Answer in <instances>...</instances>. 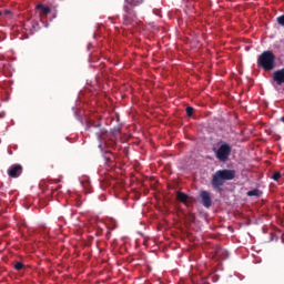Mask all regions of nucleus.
I'll list each match as a JSON object with an SVG mask.
<instances>
[{
	"mask_svg": "<svg viewBox=\"0 0 284 284\" xmlns=\"http://www.w3.org/2000/svg\"><path fill=\"white\" fill-rule=\"evenodd\" d=\"M276 21H277L278 26H283L284 27V14L277 17Z\"/></svg>",
	"mask_w": 284,
	"mask_h": 284,
	"instance_id": "dca6fc26",
	"label": "nucleus"
},
{
	"mask_svg": "<svg viewBox=\"0 0 284 284\" xmlns=\"http://www.w3.org/2000/svg\"><path fill=\"white\" fill-rule=\"evenodd\" d=\"M23 174V166L21 164H13L8 169V175L11 179H19Z\"/></svg>",
	"mask_w": 284,
	"mask_h": 284,
	"instance_id": "423d86ee",
	"label": "nucleus"
},
{
	"mask_svg": "<svg viewBox=\"0 0 284 284\" xmlns=\"http://www.w3.org/2000/svg\"><path fill=\"white\" fill-rule=\"evenodd\" d=\"M0 17H1V11H0Z\"/></svg>",
	"mask_w": 284,
	"mask_h": 284,
	"instance_id": "6ab92c4d",
	"label": "nucleus"
},
{
	"mask_svg": "<svg viewBox=\"0 0 284 284\" xmlns=\"http://www.w3.org/2000/svg\"><path fill=\"white\" fill-rule=\"evenodd\" d=\"M215 256L223 261V260L227 258L229 254H227V251H225L224 248L217 247L215 250Z\"/></svg>",
	"mask_w": 284,
	"mask_h": 284,
	"instance_id": "1a4fd4ad",
	"label": "nucleus"
},
{
	"mask_svg": "<svg viewBox=\"0 0 284 284\" xmlns=\"http://www.w3.org/2000/svg\"><path fill=\"white\" fill-rule=\"evenodd\" d=\"M236 179V171L230 169L217 170L211 180L213 190L221 192V189L225 185L226 181H234Z\"/></svg>",
	"mask_w": 284,
	"mask_h": 284,
	"instance_id": "f03ea898",
	"label": "nucleus"
},
{
	"mask_svg": "<svg viewBox=\"0 0 284 284\" xmlns=\"http://www.w3.org/2000/svg\"><path fill=\"white\" fill-rule=\"evenodd\" d=\"M176 199L180 201V203H187V199H189V196H187V194H185V193H183V192H181V191H178L176 192Z\"/></svg>",
	"mask_w": 284,
	"mask_h": 284,
	"instance_id": "9d476101",
	"label": "nucleus"
},
{
	"mask_svg": "<svg viewBox=\"0 0 284 284\" xmlns=\"http://www.w3.org/2000/svg\"><path fill=\"white\" fill-rule=\"evenodd\" d=\"M13 268H16L18 272H21V270H26V264H23V262H16L13 264Z\"/></svg>",
	"mask_w": 284,
	"mask_h": 284,
	"instance_id": "ddd939ff",
	"label": "nucleus"
},
{
	"mask_svg": "<svg viewBox=\"0 0 284 284\" xmlns=\"http://www.w3.org/2000/svg\"><path fill=\"white\" fill-rule=\"evenodd\" d=\"M185 110H186V116H192L194 114V108L187 106Z\"/></svg>",
	"mask_w": 284,
	"mask_h": 284,
	"instance_id": "4468645a",
	"label": "nucleus"
},
{
	"mask_svg": "<svg viewBox=\"0 0 284 284\" xmlns=\"http://www.w3.org/2000/svg\"><path fill=\"white\" fill-rule=\"evenodd\" d=\"M271 179H273V181H278L281 179V172H274Z\"/></svg>",
	"mask_w": 284,
	"mask_h": 284,
	"instance_id": "2eb2a0df",
	"label": "nucleus"
},
{
	"mask_svg": "<svg viewBox=\"0 0 284 284\" xmlns=\"http://www.w3.org/2000/svg\"><path fill=\"white\" fill-rule=\"evenodd\" d=\"M4 14H10V10H4Z\"/></svg>",
	"mask_w": 284,
	"mask_h": 284,
	"instance_id": "f3484780",
	"label": "nucleus"
},
{
	"mask_svg": "<svg viewBox=\"0 0 284 284\" xmlns=\"http://www.w3.org/2000/svg\"><path fill=\"white\" fill-rule=\"evenodd\" d=\"M257 65L265 70V72L274 70L276 67V55L270 50L263 51L257 59Z\"/></svg>",
	"mask_w": 284,
	"mask_h": 284,
	"instance_id": "7ed1b4c3",
	"label": "nucleus"
},
{
	"mask_svg": "<svg viewBox=\"0 0 284 284\" xmlns=\"http://www.w3.org/2000/svg\"><path fill=\"white\" fill-rule=\"evenodd\" d=\"M37 10H39L40 11V14H50V7H45V6H43V4H38L37 6Z\"/></svg>",
	"mask_w": 284,
	"mask_h": 284,
	"instance_id": "9b49d317",
	"label": "nucleus"
},
{
	"mask_svg": "<svg viewBox=\"0 0 284 284\" xmlns=\"http://www.w3.org/2000/svg\"><path fill=\"white\" fill-rule=\"evenodd\" d=\"M200 199L202 200V205L204 207H212V197L210 196V193L207 191H202L200 193Z\"/></svg>",
	"mask_w": 284,
	"mask_h": 284,
	"instance_id": "0eeeda50",
	"label": "nucleus"
},
{
	"mask_svg": "<svg viewBox=\"0 0 284 284\" xmlns=\"http://www.w3.org/2000/svg\"><path fill=\"white\" fill-rule=\"evenodd\" d=\"M215 154V159L220 161V163H227L230 161V156H232V144L227 142H220L217 149H213Z\"/></svg>",
	"mask_w": 284,
	"mask_h": 284,
	"instance_id": "20e7f679",
	"label": "nucleus"
},
{
	"mask_svg": "<svg viewBox=\"0 0 284 284\" xmlns=\"http://www.w3.org/2000/svg\"><path fill=\"white\" fill-rule=\"evenodd\" d=\"M282 123H284V116L281 118Z\"/></svg>",
	"mask_w": 284,
	"mask_h": 284,
	"instance_id": "a211bd4d",
	"label": "nucleus"
},
{
	"mask_svg": "<svg viewBox=\"0 0 284 284\" xmlns=\"http://www.w3.org/2000/svg\"><path fill=\"white\" fill-rule=\"evenodd\" d=\"M89 132L95 134L98 141H103L108 136V130H105L101 124H91L88 128Z\"/></svg>",
	"mask_w": 284,
	"mask_h": 284,
	"instance_id": "39448f33",
	"label": "nucleus"
},
{
	"mask_svg": "<svg viewBox=\"0 0 284 284\" xmlns=\"http://www.w3.org/2000/svg\"><path fill=\"white\" fill-rule=\"evenodd\" d=\"M261 194H263V192L258 189L246 192V196H261Z\"/></svg>",
	"mask_w": 284,
	"mask_h": 284,
	"instance_id": "f8f14e48",
	"label": "nucleus"
},
{
	"mask_svg": "<svg viewBox=\"0 0 284 284\" xmlns=\"http://www.w3.org/2000/svg\"><path fill=\"white\" fill-rule=\"evenodd\" d=\"M273 81H275L276 85H283L284 83V68L278 69L273 72Z\"/></svg>",
	"mask_w": 284,
	"mask_h": 284,
	"instance_id": "6e6552de",
	"label": "nucleus"
},
{
	"mask_svg": "<svg viewBox=\"0 0 284 284\" xmlns=\"http://www.w3.org/2000/svg\"><path fill=\"white\" fill-rule=\"evenodd\" d=\"M143 1L144 0H124V4L122 7L123 26H134V23H139V17L136 16L134 8H136V6H141Z\"/></svg>",
	"mask_w": 284,
	"mask_h": 284,
	"instance_id": "f257e3e1",
	"label": "nucleus"
}]
</instances>
